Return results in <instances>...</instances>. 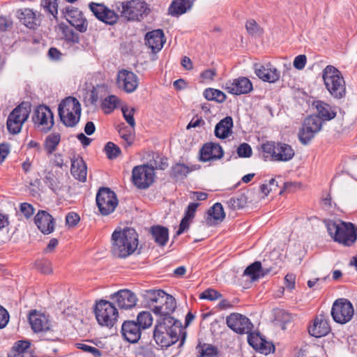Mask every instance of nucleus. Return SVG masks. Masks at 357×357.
<instances>
[{"instance_id":"f257e3e1","label":"nucleus","mask_w":357,"mask_h":357,"mask_svg":"<svg viewBox=\"0 0 357 357\" xmlns=\"http://www.w3.org/2000/svg\"><path fill=\"white\" fill-rule=\"evenodd\" d=\"M111 241V252L119 258H126L132 255L138 246V235L132 228L115 230Z\"/></svg>"},{"instance_id":"f03ea898","label":"nucleus","mask_w":357,"mask_h":357,"mask_svg":"<svg viewBox=\"0 0 357 357\" xmlns=\"http://www.w3.org/2000/svg\"><path fill=\"white\" fill-rule=\"evenodd\" d=\"M182 329L179 321L174 318H166L155 326L153 337L161 347H168L178 340V335Z\"/></svg>"},{"instance_id":"7ed1b4c3","label":"nucleus","mask_w":357,"mask_h":357,"mask_svg":"<svg viewBox=\"0 0 357 357\" xmlns=\"http://www.w3.org/2000/svg\"><path fill=\"white\" fill-rule=\"evenodd\" d=\"M326 226L333 240L344 246L350 247L357 240V227L351 222L329 220Z\"/></svg>"},{"instance_id":"20e7f679","label":"nucleus","mask_w":357,"mask_h":357,"mask_svg":"<svg viewBox=\"0 0 357 357\" xmlns=\"http://www.w3.org/2000/svg\"><path fill=\"white\" fill-rule=\"evenodd\" d=\"M322 79L326 89L334 98L342 99L346 96L345 81L337 68L327 66L322 71Z\"/></svg>"},{"instance_id":"39448f33","label":"nucleus","mask_w":357,"mask_h":357,"mask_svg":"<svg viewBox=\"0 0 357 357\" xmlns=\"http://www.w3.org/2000/svg\"><path fill=\"white\" fill-rule=\"evenodd\" d=\"M59 115L63 123L68 127L75 126L79 121L81 105L73 97H68L59 105Z\"/></svg>"},{"instance_id":"423d86ee","label":"nucleus","mask_w":357,"mask_h":357,"mask_svg":"<svg viewBox=\"0 0 357 357\" xmlns=\"http://www.w3.org/2000/svg\"><path fill=\"white\" fill-rule=\"evenodd\" d=\"M261 149L266 160L277 162H287L295 155L293 148L284 143L268 142L263 144Z\"/></svg>"},{"instance_id":"0eeeda50","label":"nucleus","mask_w":357,"mask_h":357,"mask_svg":"<svg viewBox=\"0 0 357 357\" xmlns=\"http://www.w3.org/2000/svg\"><path fill=\"white\" fill-rule=\"evenodd\" d=\"M116 8L128 20H140L149 11L146 3L141 0H132L126 3L119 2L116 3Z\"/></svg>"},{"instance_id":"6e6552de","label":"nucleus","mask_w":357,"mask_h":357,"mask_svg":"<svg viewBox=\"0 0 357 357\" xmlns=\"http://www.w3.org/2000/svg\"><path fill=\"white\" fill-rule=\"evenodd\" d=\"M95 314L99 324L112 327L117 320L119 312L112 301L101 300L96 303Z\"/></svg>"},{"instance_id":"1a4fd4ad","label":"nucleus","mask_w":357,"mask_h":357,"mask_svg":"<svg viewBox=\"0 0 357 357\" xmlns=\"http://www.w3.org/2000/svg\"><path fill=\"white\" fill-rule=\"evenodd\" d=\"M31 112L29 102H22L9 114L7 119V128L12 134H17L21 131L22 125L28 119Z\"/></svg>"},{"instance_id":"9d476101","label":"nucleus","mask_w":357,"mask_h":357,"mask_svg":"<svg viewBox=\"0 0 357 357\" xmlns=\"http://www.w3.org/2000/svg\"><path fill=\"white\" fill-rule=\"evenodd\" d=\"M331 313L335 322L344 324L351 319L354 314V309L349 300L338 298L333 303Z\"/></svg>"},{"instance_id":"9b49d317","label":"nucleus","mask_w":357,"mask_h":357,"mask_svg":"<svg viewBox=\"0 0 357 357\" xmlns=\"http://www.w3.org/2000/svg\"><path fill=\"white\" fill-rule=\"evenodd\" d=\"M154 168L148 165L135 166L132 171V181L139 189L148 188L154 181Z\"/></svg>"},{"instance_id":"f8f14e48","label":"nucleus","mask_w":357,"mask_h":357,"mask_svg":"<svg viewBox=\"0 0 357 357\" xmlns=\"http://www.w3.org/2000/svg\"><path fill=\"white\" fill-rule=\"evenodd\" d=\"M96 204L103 215L112 213L118 205L115 193L108 188H101L96 195Z\"/></svg>"},{"instance_id":"ddd939ff","label":"nucleus","mask_w":357,"mask_h":357,"mask_svg":"<svg viewBox=\"0 0 357 357\" xmlns=\"http://www.w3.org/2000/svg\"><path fill=\"white\" fill-rule=\"evenodd\" d=\"M32 121L36 128L44 132L50 131L54 124L53 113L46 105H40L34 109Z\"/></svg>"},{"instance_id":"4468645a","label":"nucleus","mask_w":357,"mask_h":357,"mask_svg":"<svg viewBox=\"0 0 357 357\" xmlns=\"http://www.w3.org/2000/svg\"><path fill=\"white\" fill-rule=\"evenodd\" d=\"M321 127L322 123L318 116L314 115L307 116L304 120L303 126L299 131V140L303 144H308L315 134L321 130Z\"/></svg>"},{"instance_id":"2eb2a0df","label":"nucleus","mask_w":357,"mask_h":357,"mask_svg":"<svg viewBox=\"0 0 357 357\" xmlns=\"http://www.w3.org/2000/svg\"><path fill=\"white\" fill-rule=\"evenodd\" d=\"M110 300L120 310H131L135 307L138 301L136 294L132 291L124 289L109 296Z\"/></svg>"},{"instance_id":"dca6fc26","label":"nucleus","mask_w":357,"mask_h":357,"mask_svg":"<svg viewBox=\"0 0 357 357\" xmlns=\"http://www.w3.org/2000/svg\"><path fill=\"white\" fill-rule=\"evenodd\" d=\"M176 307L175 298L169 294H166L165 297L161 300L158 305H153L152 311L155 315L159 316L157 321H164V319L169 317L173 318L171 314L174 311Z\"/></svg>"},{"instance_id":"f3484780","label":"nucleus","mask_w":357,"mask_h":357,"mask_svg":"<svg viewBox=\"0 0 357 357\" xmlns=\"http://www.w3.org/2000/svg\"><path fill=\"white\" fill-rule=\"evenodd\" d=\"M89 7L93 15L104 23L113 25L117 22L118 15L114 10L108 8L104 4L91 2Z\"/></svg>"},{"instance_id":"a211bd4d","label":"nucleus","mask_w":357,"mask_h":357,"mask_svg":"<svg viewBox=\"0 0 357 357\" xmlns=\"http://www.w3.org/2000/svg\"><path fill=\"white\" fill-rule=\"evenodd\" d=\"M226 321L228 327L237 333H249L252 329L250 319L241 314H231Z\"/></svg>"},{"instance_id":"6ab92c4d","label":"nucleus","mask_w":357,"mask_h":357,"mask_svg":"<svg viewBox=\"0 0 357 357\" xmlns=\"http://www.w3.org/2000/svg\"><path fill=\"white\" fill-rule=\"evenodd\" d=\"M224 89L234 95L245 94L252 90V84L247 77H241L226 82Z\"/></svg>"},{"instance_id":"aec40b11","label":"nucleus","mask_w":357,"mask_h":357,"mask_svg":"<svg viewBox=\"0 0 357 357\" xmlns=\"http://www.w3.org/2000/svg\"><path fill=\"white\" fill-rule=\"evenodd\" d=\"M254 69L256 75L264 82L274 83L280 79V72L271 63H255Z\"/></svg>"},{"instance_id":"412c9836","label":"nucleus","mask_w":357,"mask_h":357,"mask_svg":"<svg viewBox=\"0 0 357 357\" xmlns=\"http://www.w3.org/2000/svg\"><path fill=\"white\" fill-rule=\"evenodd\" d=\"M116 83L119 88L126 93H132L138 86V79L137 75L131 71L121 70L118 73Z\"/></svg>"},{"instance_id":"4be33fe9","label":"nucleus","mask_w":357,"mask_h":357,"mask_svg":"<svg viewBox=\"0 0 357 357\" xmlns=\"http://www.w3.org/2000/svg\"><path fill=\"white\" fill-rule=\"evenodd\" d=\"M65 17L79 32L83 33L87 30V21L77 8L73 6L67 8Z\"/></svg>"},{"instance_id":"5701e85b","label":"nucleus","mask_w":357,"mask_h":357,"mask_svg":"<svg viewBox=\"0 0 357 357\" xmlns=\"http://www.w3.org/2000/svg\"><path fill=\"white\" fill-rule=\"evenodd\" d=\"M331 327L327 315L321 313L316 317L313 324L309 327V333L315 337H321L329 333Z\"/></svg>"},{"instance_id":"b1692460","label":"nucleus","mask_w":357,"mask_h":357,"mask_svg":"<svg viewBox=\"0 0 357 357\" xmlns=\"http://www.w3.org/2000/svg\"><path fill=\"white\" fill-rule=\"evenodd\" d=\"M34 222L43 234H50L54 230V219L45 211H39L35 215Z\"/></svg>"},{"instance_id":"393cba45","label":"nucleus","mask_w":357,"mask_h":357,"mask_svg":"<svg viewBox=\"0 0 357 357\" xmlns=\"http://www.w3.org/2000/svg\"><path fill=\"white\" fill-rule=\"evenodd\" d=\"M29 321L32 330L35 333H45L46 335L50 329V324L47 317L36 310L30 312Z\"/></svg>"},{"instance_id":"a878e982","label":"nucleus","mask_w":357,"mask_h":357,"mask_svg":"<svg viewBox=\"0 0 357 357\" xmlns=\"http://www.w3.org/2000/svg\"><path fill=\"white\" fill-rule=\"evenodd\" d=\"M199 153L200 160L202 162L220 159L224 155L221 146L213 142L204 144L200 149Z\"/></svg>"},{"instance_id":"bb28decb","label":"nucleus","mask_w":357,"mask_h":357,"mask_svg":"<svg viewBox=\"0 0 357 357\" xmlns=\"http://www.w3.org/2000/svg\"><path fill=\"white\" fill-rule=\"evenodd\" d=\"M121 333L126 341L136 343L141 337L142 329L135 321H126L122 324Z\"/></svg>"},{"instance_id":"cd10ccee","label":"nucleus","mask_w":357,"mask_h":357,"mask_svg":"<svg viewBox=\"0 0 357 357\" xmlns=\"http://www.w3.org/2000/svg\"><path fill=\"white\" fill-rule=\"evenodd\" d=\"M146 43L153 52L160 51L165 43L162 30L157 29L148 32L145 37Z\"/></svg>"},{"instance_id":"c85d7f7f","label":"nucleus","mask_w":357,"mask_h":357,"mask_svg":"<svg viewBox=\"0 0 357 357\" xmlns=\"http://www.w3.org/2000/svg\"><path fill=\"white\" fill-rule=\"evenodd\" d=\"M70 172L73 176L82 182L86 180L87 167L83 159L79 156L71 158Z\"/></svg>"},{"instance_id":"c756f323","label":"nucleus","mask_w":357,"mask_h":357,"mask_svg":"<svg viewBox=\"0 0 357 357\" xmlns=\"http://www.w3.org/2000/svg\"><path fill=\"white\" fill-rule=\"evenodd\" d=\"M313 105L317 109L318 117L321 120L330 121L336 116L337 111L335 107H332L328 103L321 101H314Z\"/></svg>"},{"instance_id":"7c9ffc66","label":"nucleus","mask_w":357,"mask_h":357,"mask_svg":"<svg viewBox=\"0 0 357 357\" xmlns=\"http://www.w3.org/2000/svg\"><path fill=\"white\" fill-rule=\"evenodd\" d=\"M233 119L231 116H226L218 122L215 128V135L220 139L228 137L232 132Z\"/></svg>"},{"instance_id":"2f4dec72","label":"nucleus","mask_w":357,"mask_h":357,"mask_svg":"<svg viewBox=\"0 0 357 357\" xmlns=\"http://www.w3.org/2000/svg\"><path fill=\"white\" fill-rule=\"evenodd\" d=\"M30 342L20 340L15 343L8 357H35L31 351Z\"/></svg>"},{"instance_id":"473e14b6","label":"nucleus","mask_w":357,"mask_h":357,"mask_svg":"<svg viewBox=\"0 0 357 357\" xmlns=\"http://www.w3.org/2000/svg\"><path fill=\"white\" fill-rule=\"evenodd\" d=\"M269 272V269H264L262 268L260 261H255L245 268L243 274L244 275L250 277L252 281H255L259 278L264 277Z\"/></svg>"},{"instance_id":"72a5a7b5","label":"nucleus","mask_w":357,"mask_h":357,"mask_svg":"<svg viewBox=\"0 0 357 357\" xmlns=\"http://www.w3.org/2000/svg\"><path fill=\"white\" fill-rule=\"evenodd\" d=\"M151 233L155 242L160 246L166 245L169 238L168 229L162 226L156 225L151 228Z\"/></svg>"},{"instance_id":"f704fd0d","label":"nucleus","mask_w":357,"mask_h":357,"mask_svg":"<svg viewBox=\"0 0 357 357\" xmlns=\"http://www.w3.org/2000/svg\"><path fill=\"white\" fill-rule=\"evenodd\" d=\"M194 0H174L169 7V13L172 15L178 16L185 13L190 9Z\"/></svg>"},{"instance_id":"c9c22d12","label":"nucleus","mask_w":357,"mask_h":357,"mask_svg":"<svg viewBox=\"0 0 357 357\" xmlns=\"http://www.w3.org/2000/svg\"><path fill=\"white\" fill-rule=\"evenodd\" d=\"M17 13L18 17L26 26L32 29L37 24L36 15L32 9H20Z\"/></svg>"},{"instance_id":"e433bc0d","label":"nucleus","mask_w":357,"mask_h":357,"mask_svg":"<svg viewBox=\"0 0 357 357\" xmlns=\"http://www.w3.org/2000/svg\"><path fill=\"white\" fill-rule=\"evenodd\" d=\"M208 221L211 224H216L218 222H221L225 217L223 207L220 203H215L208 212Z\"/></svg>"},{"instance_id":"4c0bfd02","label":"nucleus","mask_w":357,"mask_h":357,"mask_svg":"<svg viewBox=\"0 0 357 357\" xmlns=\"http://www.w3.org/2000/svg\"><path fill=\"white\" fill-rule=\"evenodd\" d=\"M117 130L120 137L125 142V146H129L133 143L135 139L134 128L128 129L125 124L122 123L118 126Z\"/></svg>"},{"instance_id":"58836bf2","label":"nucleus","mask_w":357,"mask_h":357,"mask_svg":"<svg viewBox=\"0 0 357 357\" xmlns=\"http://www.w3.org/2000/svg\"><path fill=\"white\" fill-rule=\"evenodd\" d=\"M204 96L208 100H215L218 102H223L226 100V95L221 91L214 89H207L204 92Z\"/></svg>"},{"instance_id":"ea45409f","label":"nucleus","mask_w":357,"mask_h":357,"mask_svg":"<svg viewBox=\"0 0 357 357\" xmlns=\"http://www.w3.org/2000/svg\"><path fill=\"white\" fill-rule=\"evenodd\" d=\"M61 136L59 133L50 134L45 139V147L48 153H52L60 142Z\"/></svg>"},{"instance_id":"a19ab883","label":"nucleus","mask_w":357,"mask_h":357,"mask_svg":"<svg viewBox=\"0 0 357 357\" xmlns=\"http://www.w3.org/2000/svg\"><path fill=\"white\" fill-rule=\"evenodd\" d=\"M137 324L141 329H146L151 326L153 324V317L149 312L143 311L139 313L137 317Z\"/></svg>"},{"instance_id":"79ce46f5","label":"nucleus","mask_w":357,"mask_h":357,"mask_svg":"<svg viewBox=\"0 0 357 357\" xmlns=\"http://www.w3.org/2000/svg\"><path fill=\"white\" fill-rule=\"evenodd\" d=\"M192 170V169H190L184 164L178 163L172 167V176L177 178H183L185 177L187 174Z\"/></svg>"},{"instance_id":"37998d69","label":"nucleus","mask_w":357,"mask_h":357,"mask_svg":"<svg viewBox=\"0 0 357 357\" xmlns=\"http://www.w3.org/2000/svg\"><path fill=\"white\" fill-rule=\"evenodd\" d=\"M40 6L54 19L57 18L58 3L56 0H41Z\"/></svg>"},{"instance_id":"c03bdc74","label":"nucleus","mask_w":357,"mask_h":357,"mask_svg":"<svg viewBox=\"0 0 357 357\" xmlns=\"http://www.w3.org/2000/svg\"><path fill=\"white\" fill-rule=\"evenodd\" d=\"M166 294H167L164 291L160 289H150L146 291L145 296L153 303L158 305L160 302H161V300L165 297Z\"/></svg>"},{"instance_id":"a18cd8bd","label":"nucleus","mask_w":357,"mask_h":357,"mask_svg":"<svg viewBox=\"0 0 357 357\" xmlns=\"http://www.w3.org/2000/svg\"><path fill=\"white\" fill-rule=\"evenodd\" d=\"M248 199L244 195L231 198L228 202V206L234 210L243 208L247 204Z\"/></svg>"},{"instance_id":"49530a36","label":"nucleus","mask_w":357,"mask_h":357,"mask_svg":"<svg viewBox=\"0 0 357 357\" xmlns=\"http://www.w3.org/2000/svg\"><path fill=\"white\" fill-rule=\"evenodd\" d=\"M121 111L126 122L130 125L131 128H135V121L134 119V114L136 111L135 108L126 105L122 107Z\"/></svg>"},{"instance_id":"de8ad7c7","label":"nucleus","mask_w":357,"mask_h":357,"mask_svg":"<svg viewBox=\"0 0 357 357\" xmlns=\"http://www.w3.org/2000/svg\"><path fill=\"white\" fill-rule=\"evenodd\" d=\"M119 98L115 96H109L107 97L102 102V109L105 113L109 114L112 112L117 105Z\"/></svg>"},{"instance_id":"09e8293b","label":"nucleus","mask_w":357,"mask_h":357,"mask_svg":"<svg viewBox=\"0 0 357 357\" xmlns=\"http://www.w3.org/2000/svg\"><path fill=\"white\" fill-rule=\"evenodd\" d=\"M89 341L86 340L83 342L76 343L75 346L77 348L82 350L84 352L90 353L92 356L95 357H100L101 356V352L97 348L89 345L87 344Z\"/></svg>"},{"instance_id":"8fccbe9b","label":"nucleus","mask_w":357,"mask_h":357,"mask_svg":"<svg viewBox=\"0 0 357 357\" xmlns=\"http://www.w3.org/2000/svg\"><path fill=\"white\" fill-rule=\"evenodd\" d=\"M44 182L54 192H56L61 188L58 179L52 173H48L45 176Z\"/></svg>"},{"instance_id":"3c124183","label":"nucleus","mask_w":357,"mask_h":357,"mask_svg":"<svg viewBox=\"0 0 357 357\" xmlns=\"http://www.w3.org/2000/svg\"><path fill=\"white\" fill-rule=\"evenodd\" d=\"M106 154L109 159L117 158L121 153L120 148L113 142H108L105 147Z\"/></svg>"},{"instance_id":"603ef678","label":"nucleus","mask_w":357,"mask_h":357,"mask_svg":"<svg viewBox=\"0 0 357 357\" xmlns=\"http://www.w3.org/2000/svg\"><path fill=\"white\" fill-rule=\"evenodd\" d=\"M37 268L43 274H50L52 272V263L49 260H39L36 262Z\"/></svg>"},{"instance_id":"864d4df0","label":"nucleus","mask_w":357,"mask_h":357,"mask_svg":"<svg viewBox=\"0 0 357 357\" xmlns=\"http://www.w3.org/2000/svg\"><path fill=\"white\" fill-rule=\"evenodd\" d=\"M199 352V357H217V350L211 345L204 344Z\"/></svg>"},{"instance_id":"5fc2aeb1","label":"nucleus","mask_w":357,"mask_h":357,"mask_svg":"<svg viewBox=\"0 0 357 357\" xmlns=\"http://www.w3.org/2000/svg\"><path fill=\"white\" fill-rule=\"evenodd\" d=\"M246 30L252 36H259L262 33V29L255 20H249L247 22Z\"/></svg>"},{"instance_id":"6e6d98bb","label":"nucleus","mask_w":357,"mask_h":357,"mask_svg":"<svg viewBox=\"0 0 357 357\" xmlns=\"http://www.w3.org/2000/svg\"><path fill=\"white\" fill-rule=\"evenodd\" d=\"M221 296L222 295L216 290L213 289H208L200 294L199 298L202 299L215 301L220 298Z\"/></svg>"},{"instance_id":"4d7b16f0","label":"nucleus","mask_w":357,"mask_h":357,"mask_svg":"<svg viewBox=\"0 0 357 357\" xmlns=\"http://www.w3.org/2000/svg\"><path fill=\"white\" fill-rule=\"evenodd\" d=\"M248 342L254 349L258 350L260 345H261L262 338L257 334L248 333Z\"/></svg>"},{"instance_id":"13d9d810","label":"nucleus","mask_w":357,"mask_h":357,"mask_svg":"<svg viewBox=\"0 0 357 357\" xmlns=\"http://www.w3.org/2000/svg\"><path fill=\"white\" fill-rule=\"evenodd\" d=\"M237 153L239 157L248 158L252 155V149L249 144L243 143L238 147Z\"/></svg>"},{"instance_id":"bf43d9fd","label":"nucleus","mask_w":357,"mask_h":357,"mask_svg":"<svg viewBox=\"0 0 357 357\" xmlns=\"http://www.w3.org/2000/svg\"><path fill=\"white\" fill-rule=\"evenodd\" d=\"M307 63V57L305 54H300L295 57L293 66L297 70H303Z\"/></svg>"},{"instance_id":"052dcab7","label":"nucleus","mask_w":357,"mask_h":357,"mask_svg":"<svg viewBox=\"0 0 357 357\" xmlns=\"http://www.w3.org/2000/svg\"><path fill=\"white\" fill-rule=\"evenodd\" d=\"M80 218L76 213L70 212L66 217V224L70 227L75 226L79 222Z\"/></svg>"},{"instance_id":"680f3d73","label":"nucleus","mask_w":357,"mask_h":357,"mask_svg":"<svg viewBox=\"0 0 357 357\" xmlns=\"http://www.w3.org/2000/svg\"><path fill=\"white\" fill-rule=\"evenodd\" d=\"M20 211L26 218H29L34 213V208L30 204L22 203L20 205Z\"/></svg>"},{"instance_id":"e2e57ef3","label":"nucleus","mask_w":357,"mask_h":357,"mask_svg":"<svg viewBox=\"0 0 357 357\" xmlns=\"http://www.w3.org/2000/svg\"><path fill=\"white\" fill-rule=\"evenodd\" d=\"M9 314L7 310L0 305V328H4L8 323Z\"/></svg>"},{"instance_id":"0e129e2a","label":"nucleus","mask_w":357,"mask_h":357,"mask_svg":"<svg viewBox=\"0 0 357 357\" xmlns=\"http://www.w3.org/2000/svg\"><path fill=\"white\" fill-rule=\"evenodd\" d=\"M261 345L258 350L263 354H268L274 351V345L262 339Z\"/></svg>"},{"instance_id":"69168bd1","label":"nucleus","mask_w":357,"mask_h":357,"mask_svg":"<svg viewBox=\"0 0 357 357\" xmlns=\"http://www.w3.org/2000/svg\"><path fill=\"white\" fill-rule=\"evenodd\" d=\"M192 219L188 218L187 216H184L181 220V222L179 225V229L176 231V235L178 236L181 234L185 230H186L190 226V222Z\"/></svg>"},{"instance_id":"338daca9","label":"nucleus","mask_w":357,"mask_h":357,"mask_svg":"<svg viewBox=\"0 0 357 357\" xmlns=\"http://www.w3.org/2000/svg\"><path fill=\"white\" fill-rule=\"evenodd\" d=\"M295 280L296 276L292 273H288L284 278L286 287L289 290H292L295 288Z\"/></svg>"},{"instance_id":"774afa93","label":"nucleus","mask_w":357,"mask_h":357,"mask_svg":"<svg viewBox=\"0 0 357 357\" xmlns=\"http://www.w3.org/2000/svg\"><path fill=\"white\" fill-rule=\"evenodd\" d=\"M13 26V22L6 17H0V31H5Z\"/></svg>"}]
</instances>
